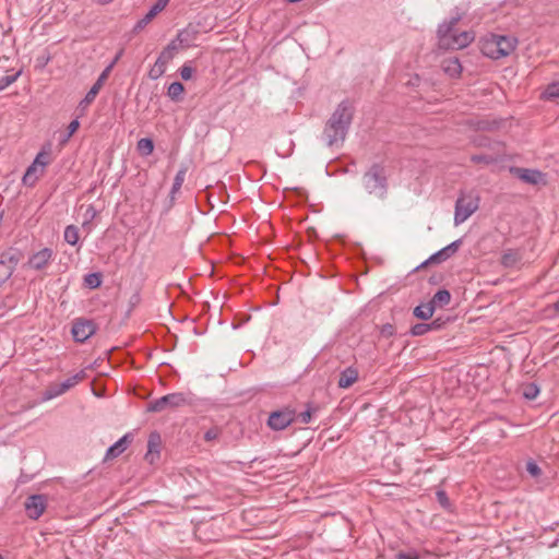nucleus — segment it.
<instances>
[{"instance_id":"48","label":"nucleus","mask_w":559,"mask_h":559,"mask_svg":"<svg viewBox=\"0 0 559 559\" xmlns=\"http://www.w3.org/2000/svg\"><path fill=\"white\" fill-rule=\"evenodd\" d=\"M382 333L385 335H392L393 334V326L388 324L383 326Z\"/></svg>"},{"instance_id":"47","label":"nucleus","mask_w":559,"mask_h":559,"mask_svg":"<svg viewBox=\"0 0 559 559\" xmlns=\"http://www.w3.org/2000/svg\"><path fill=\"white\" fill-rule=\"evenodd\" d=\"M396 559H419L417 554L399 552Z\"/></svg>"},{"instance_id":"2","label":"nucleus","mask_w":559,"mask_h":559,"mask_svg":"<svg viewBox=\"0 0 559 559\" xmlns=\"http://www.w3.org/2000/svg\"><path fill=\"white\" fill-rule=\"evenodd\" d=\"M463 15L464 14L456 9L455 15L438 26L437 37L440 47L447 49H463L474 41L475 34L472 31H464L457 35H452L454 27L463 19Z\"/></svg>"},{"instance_id":"46","label":"nucleus","mask_w":559,"mask_h":559,"mask_svg":"<svg viewBox=\"0 0 559 559\" xmlns=\"http://www.w3.org/2000/svg\"><path fill=\"white\" fill-rule=\"evenodd\" d=\"M176 40H178L181 45L189 46V41H190L189 31L188 29L180 31L177 35Z\"/></svg>"},{"instance_id":"7","label":"nucleus","mask_w":559,"mask_h":559,"mask_svg":"<svg viewBox=\"0 0 559 559\" xmlns=\"http://www.w3.org/2000/svg\"><path fill=\"white\" fill-rule=\"evenodd\" d=\"M296 412L293 408L284 407L272 412L269 415L267 426L275 431L284 430L295 421Z\"/></svg>"},{"instance_id":"35","label":"nucleus","mask_w":559,"mask_h":559,"mask_svg":"<svg viewBox=\"0 0 559 559\" xmlns=\"http://www.w3.org/2000/svg\"><path fill=\"white\" fill-rule=\"evenodd\" d=\"M221 435L222 428H219L218 426H213L204 432L203 439L206 442H213L216 441Z\"/></svg>"},{"instance_id":"1","label":"nucleus","mask_w":559,"mask_h":559,"mask_svg":"<svg viewBox=\"0 0 559 559\" xmlns=\"http://www.w3.org/2000/svg\"><path fill=\"white\" fill-rule=\"evenodd\" d=\"M354 118V108L348 99L342 100L323 129V139L328 146L343 144Z\"/></svg>"},{"instance_id":"16","label":"nucleus","mask_w":559,"mask_h":559,"mask_svg":"<svg viewBox=\"0 0 559 559\" xmlns=\"http://www.w3.org/2000/svg\"><path fill=\"white\" fill-rule=\"evenodd\" d=\"M169 0H157L150 9V11L136 22V24L133 26L132 32L134 34L140 33L143 31L147 24L152 22V20L160 13L168 4Z\"/></svg>"},{"instance_id":"26","label":"nucleus","mask_w":559,"mask_h":559,"mask_svg":"<svg viewBox=\"0 0 559 559\" xmlns=\"http://www.w3.org/2000/svg\"><path fill=\"white\" fill-rule=\"evenodd\" d=\"M521 260V255L516 250L508 249L503 252L500 263L504 267H513Z\"/></svg>"},{"instance_id":"11","label":"nucleus","mask_w":559,"mask_h":559,"mask_svg":"<svg viewBox=\"0 0 559 559\" xmlns=\"http://www.w3.org/2000/svg\"><path fill=\"white\" fill-rule=\"evenodd\" d=\"M72 335L75 342L84 343L96 332V324L92 320L78 319L72 325Z\"/></svg>"},{"instance_id":"20","label":"nucleus","mask_w":559,"mask_h":559,"mask_svg":"<svg viewBox=\"0 0 559 559\" xmlns=\"http://www.w3.org/2000/svg\"><path fill=\"white\" fill-rule=\"evenodd\" d=\"M358 380V370L355 367H347L340 373L337 385L341 389L352 386Z\"/></svg>"},{"instance_id":"53","label":"nucleus","mask_w":559,"mask_h":559,"mask_svg":"<svg viewBox=\"0 0 559 559\" xmlns=\"http://www.w3.org/2000/svg\"><path fill=\"white\" fill-rule=\"evenodd\" d=\"M0 559H3V556H2V555H0Z\"/></svg>"},{"instance_id":"17","label":"nucleus","mask_w":559,"mask_h":559,"mask_svg":"<svg viewBox=\"0 0 559 559\" xmlns=\"http://www.w3.org/2000/svg\"><path fill=\"white\" fill-rule=\"evenodd\" d=\"M53 257V251L50 248H44L38 252L33 253L27 262L31 269L40 271L45 269Z\"/></svg>"},{"instance_id":"5","label":"nucleus","mask_w":559,"mask_h":559,"mask_svg":"<svg viewBox=\"0 0 559 559\" xmlns=\"http://www.w3.org/2000/svg\"><path fill=\"white\" fill-rule=\"evenodd\" d=\"M192 397L190 394L182 392L169 393L159 399H156L147 404V412L160 413L167 408H178L185 405H190Z\"/></svg>"},{"instance_id":"50","label":"nucleus","mask_w":559,"mask_h":559,"mask_svg":"<svg viewBox=\"0 0 559 559\" xmlns=\"http://www.w3.org/2000/svg\"><path fill=\"white\" fill-rule=\"evenodd\" d=\"M487 142H488V140H487V139H480V140L477 142V144H478L479 146H487Z\"/></svg>"},{"instance_id":"39","label":"nucleus","mask_w":559,"mask_h":559,"mask_svg":"<svg viewBox=\"0 0 559 559\" xmlns=\"http://www.w3.org/2000/svg\"><path fill=\"white\" fill-rule=\"evenodd\" d=\"M317 411H318V407H312L310 404H308L307 409L305 412H301L298 415L299 421L301 424H309L312 418V413L317 412Z\"/></svg>"},{"instance_id":"12","label":"nucleus","mask_w":559,"mask_h":559,"mask_svg":"<svg viewBox=\"0 0 559 559\" xmlns=\"http://www.w3.org/2000/svg\"><path fill=\"white\" fill-rule=\"evenodd\" d=\"M504 155V145L501 142H496L490 153L474 154L471 156V160L475 164L492 165L502 160Z\"/></svg>"},{"instance_id":"25","label":"nucleus","mask_w":559,"mask_h":559,"mask_svg":"<svg viewBox=\"0 0 559 559\" xmlns=\"http://www.w3.org/2000/svg\"><path fill=\"white\" fill-rule=\"evenodd\" d=\"M435 312L433 305L430 302L419 305L414 308L413 314L420 320H429Z\"/></svg>"},{"instance_id":"31","label":"nucleus","mask_w":559,"mask_h":559,"mask_svg":"<svg viewBox=\"0 0 559 559\" xmlns=\"http://www.w3.org/2000/svg\"><path fill=\"white\" fill-rule=\"evenodd\" d=\"M183 91H185V87H183L182 83H180V82H173L168 86L167 95L173 100H179L181 95H182V93H183Z\"/></svg>"},{"instance_id":"34","label":"nucleus","mask_w":559,"mask_h":559,"mask_svg":"<svg viewBox=\"0 0 559 559\" xmlns=\"http://www.w3.org/2000/svg\"><path fill=\"white\" fill-rule=\"evenodd\" d=\"M84 282L90 288H97L102 285V275L99 273H90L85 275Z\"/></svg>"},{"instance_id":"4","label":"nucleus","mask_w":559,"mask_h":559,"mask_svg":"<svg viewBox=\"0 0 559 559\" xmlns=\"http://www.w3.org/2000/svg\"><path fill=\"white\" fill-rule=\"evenodd\" d=\"M518 39L513 36L490 34L480 41V50L490 59H500L514 51Z\"/></svg>"},{"instance_id":"51","label":"nucleus","mask_w":559,"mask_h":559,"mask_svg":"<svg viewBox=\"0 0 559 559\" xmlns=\"http://www.w3.org/2000/svg\"><path fill=\"white\" fill-rule=\"evenodd\" d=\"M552 307L555 311L559 312V298L554 302Z\"/></svg>"},{"instance_id":"43","label":"nucleus","mask_w":559,"mask_h":559,"mask_svg":"<svg viewBox=\"0 0 559 559\" xmlns=\"http://www.w3.org/2000/svg\"><path fill=\"white\" fill-rule=\"evenodd\" d=\"M436 496H437V500L438 502L443 507V508H447L449 507L450 504V501H449V498H448V495L444 490H438L436 492Z\"/></svg>"},{"instance_id":"40","label":"nucleus","mask_w":559,"mask_h":559,"mask_svg":"<svg viewBox=\"0 0 559 559\" xmlns=\"http://www.w3.org/2000/svg\"><path fill=\"white\" fill-rule=\"evenodd\" d=\"M526 471L534 478H538L542 475V468L533 460L527 461V463H526Z\"/></svg>"},{"instance_id":"42","label":"nucleus","mask_w":559,"mask_h":559,"mask_svg":"<svg viewBox=\"0 0 559 559\" xmlns=\"http://www.w3.org/2000/svg\"><path fill=\"white\" fill-rule=\"evenodd\" d=\"M193 72H194V69L188 64H183L180 68V76L185 81L190 80L192 78Z\"/></svg>"},{"instance_id":"52","label":"nucleus","mask_w":559,"mask_h":559,"mask_svg":"<svg viewBox=\"0 0 559 559\" xmlns=\"http://www.w3.org/2000/svg\"><path fill=\"white\" fill-rule=\"evenodd\" d=\"M121 55H122V50H120V51L117 53V56L115 57V59L112 60V62H111V63H114V64H115V63L119 60V58L121 57Z\"/></svg>"},{"instance_id":"8","label":"nucleus","mask_w":559,"mask_h":559,"mask_svg":"<svg viewBox=\"0 0 559 559\" xmlns=\"http://www.w3.org/2000/svg\"><path fill=\"white\" fill-rule=\"evenodd\" d=\"M85 370H80L75 374L71 376L70 378L66 379L61 383H55L51 384L46 391H45V399L51 400L59 395H62L73 386H75L79 382L84 380L86 378Z\"/></svg>"},{"instance_id":"19","label":"nucleus","mask_w":559,"mask_h":559,"mask_svg":"<svg viewBox=\"0 0 559 559\" xmlns=\"http://www.w3.org/2000/svg\"><path fill=\"white\" fill-rule=\"evenodd\" d=\"M132 442V436L130 433L124 435L117 442L110 445L106 452L105 460H114L122 454Z\"/></svg>"},{"instance_id":"27","label":"nucleus","mask_w":559,"mask_h":559,"mask_svg":"<svg viewBox=\"0 0 559 559\" xmlns=\"http://www.w3.org/2000/svg\"><path fill=\"white\" fill-rule=\"evenodd\" d=\"M187 171V166H181L180 169L177 171L170 190L171 198H174L175 194L181 189Z\"/></svg>"},{"instance_id":"49","label":"nucleus","mask_w":559,"mask_h":559,"mask_svg":"<svg viewBox=\"0 0 559 559\" xmlns=\"http://www.w3.org/2000/svg\"><path fill=\"white\" fill-rule=\"evenodd\" d=\"M94 2L98 3V4H108V3H111L114 0H93Z\"/></svg>"},{"instance_id":"21","label":"nucleus","mask_w":559,"mask_h":559,"mask_svg":"<svg viewBox=\"0 0 559 559\" xmlns=\"http://www.w3.org/2000/svg\"><path fill=\"white\" fill-rule=\"evenodd\" d=\"M40 176L41 175H39L38 166L35 165L34 163H32L27 167V169L22 178V182L26 187H34Z\"/></svg>"},{"instance_id":"41","label":"nucleus","mask_w":559,"mask_h":559,"mask_svg":"<svg viewBox=\"0 0 559 559\" xmlns=\"http://www.w3.org/2000/svg\"><path fill=\"white\" fill-rule=\"evenodd\" d=\"M97 215V211L93 205H88L85 212V221L83 222L82 226L85 227L90 224L92 219H94Z\"/></svg>"},{"instance_id":"22","label":"nucleus","mask_w":559,"mask_h":559,"mask_svg":"<svg viewBox=\"0 0 559 559\" xmlns=\"http://www.w3.org/2000/svg\"><path fill=\"white\" fill-rule=\"evenodd\" d=\"M0 259L3 260L9 267H12L15 271L22 259V252L17 249L10 248L1 254Z\"/></svg>"},{"instance_id":"10","label":"nucleus","mask_w":559,"mask_h":559,"mask_svg":"<svg viewBox=\"0 0 559 559\" xmlns=\"http://www.w3.org/2000/svg\"><path fill=\"white\" fill-rule=\"evenodd\" d=\"M26 514L32 520L39 519L47 508V498L45 495H32L24 502Z\"/></svg>"},{"instance_id":"18","label":"nucleus","mask_w":559,"mask_h":559,"mask_svg":"<svg viewBox=\"0 0 559 559\" xmlns=\"http://www.w3.org/2000/svg\"><path fill=\"white\" fill-rule=\"evenodd\" d=\"M160 444L162 439L158 432L154 431L150 433L147 440V452L145 454V459L153 464L157 459H159L160 453Z\"/></svg>"},{"instance_id":"45","label":"nucleus","mask_w":559,"mask_h":559,"mask_svg":"<svg viewBox=\"0 0 559 559\" xmlns=\"http://www.w3.org/2000/svg\"><path fill=\"white\" fill-rule=\"evenodd\" d=\"M428 325H430L429 331H439L443 329V326L445 325V321L442 320L441 318H437L430 323H428Z\"/></svg>"},{"instance_id":"33","label":"nucleus","mask_w":559,"mask_h":559,"mask_svg":"<svg viewBox=\"0 0 559 559\" xmlns=\"http://www.w3.org/2000/svg\"><path fill=\"white\" fill-rule=\"evenodd\" d=\"M20 75H21V70L16 71V72H14L12 74H7V75L0 76V91H3L9 85L14 83Z\"/></svg>"},{"instance_id":"37","label":"nucleus","mask_w":559,"mask_h":559,"mask_svg":"<svg viewBox=\"0 0 559 559\" xmlns=\"http://www.w3.org/2000/svg\"><path fill=\"white\" fill-rule=\"evenodd\" d=\"M14 270L0 259V281L7 282L13 274Z\"/></svg>"},{"instance_id":"14","label":"nucleus","mask_w":559,"mask_h":559,"mask_svg":"<svg viewBox=\"0 0 559 559\" xmlns=\"http://www.w3.org/2000/svg\"><path fill=\"white\" fill-rule=\"evenodd\" d=\"M112 68H114V63H110L109 66H107L104 69V71L99 74V76L96 80V82L93 84V86L86 93L85 97L80 102V104H79L80 108L84 109V108H86L87 106H90L94 102V99L96 98L97 94L102 90L104 83L108 79L109 73L112 70Z\"/></svg>"},{"instance_id":"38","label":"nucleus","mask_w":559,"mask_h":559,"mask_svg":"<svg viewBox=\"0 0 559 559\" xmlns=\"http://www.w3.org/2000/svg\"><path fill=\"white\" fill-rule=\"evenodd\" d=\"M429 326L428 323H417L415 325L412 326L411 329V334L413 336H421V335H425L427 334L429 331Z\"/></svg>"},{"instance_id":"44","label":"nucleus","mask_w":559,"mask_h":559,"mask_svg":"<svg viewBox=\"0 0 559 559\" xmlns=\"http://www.w3.org/2000/svg\"><path fill=\"white\" fill-rule=\"evenodd\" d=\"M80 122L78 119L72 120L68 126V133L66 135L64 141L69 140L73 133L79 129Z\"/></svg>"},{"instance_id":"6","label":"nucleus","mask_w":559,"mask_h":559,"mask_svg":"<svg viewBox=\"0 0 559 559\" xmlns=\"http://www.w3.org/2000/svg\"><path fill=\"white\" fill-rule=\"evenodd\" d=\"M479 199L473 194H461L455 202L454 225L464 223L478 210Z\"/></svg>"},{"instance_id":"32","label":"nucleus","mask_w":559,"mask_h":559,"mask_svg":"<svg viewBox=\"0 0 559 559\" xmlns=\"http://www.w3.org/2000/svg\"><path fill=\"white\" fill-rule=\"evenodd\" d=\"M33 163L38 166L39 175H44L45 167L49 164V153L39 152Z\"/></svg>"},{"instance_id":"24","label":"nucleus","mask_w":559,"mask_h":559,"mask_svg":"<svg viewBox=\"0 0 559 559\" xmlns=\"http://www.w3.org/2000/svg\"><path fill=\"white\" fill-rule=\"evenodd\" d=\"M451 301V294L448 289H439L435 295L433 297L431 298V300L429 301L431 305H433V309H436V307H444V306H448Z\"/></svg>"},{"instance_id":"36","label":"nucleus","mask_w":559,"mask_h":559,"mask_svg":"<svg viewBox=\"0 0 559 559\" xmlns=\"http://www.w3.org/2000/svg\"><path fill=\"white\" fill-rule=\"evenodd\" d=\"M544 97L547 99L559 98V82L549 84L544 92Z\"/></svg>"},{"instance_id":"13","label":"nucleus","mask_w":559,"mask_h":559,"mask_svg":"<svg viewBox=\"0 0 559 559\" xmlns=\"http://www.w3.org/2000/svg\"><path fill=\"white\" fill-rule=\"evenodd\" d=\"M462 243H463L462 239L454 240L447 247L442 248L441 250H439L436 253H433L432 255H430L429 259L424 261L417 269L425 267L428 264L441 263V262L448 260L449 258H451L459 251Z\"/></svg>"},{"instance_id":"29","label":"nucleus","mask_w":559,"mask_h":559,"mask_svg":"<svg viewBox=\"0 0 559 559\" xmlns=\"http://www.w3.org/2000/svg\"><path fill=\"white\" fill-rule=\"evenodd\" d=\"M136 150L142 156H148L154 151V142L150 138L140 139L136 143Z\"/></svg>"},{"instance_id":"23","label":"nucleus","mask_w":559,"mask_h":559,"mask_svg":"<svg viewBox=\"0 0 559 559\" xmlns=\"http://www.w3.org/2000/svg\"><path fill=\"white\" fill-rule=\"evenodd\" d=\"M443 71L452 78L462 73V66L457 58H448L443 61Z\"/></svg>"},{"instance_id":"3","label":"nucleus","mask_w":559,"mask_h":559,"mask_svg":"<svg viewBox=\"0 0 559 559\" xmlns=\"http://www.w3.org/2000/svg\"><path fill=\"white\" fill-rule=\"evenodd\" d=\"M361 186L368 195L384 200L388 195L389 180L385 166L373 163L361 177Z\"/></svg>"},{"instance_id":"28","label":"nucleus","mask_w":559,"mask_h":559,"mask_svg":"<svg viewBox=\"0 0 559 559\" xmlns=\"http://www.w3.org/2000/svg\"><path fill=\"white\" fill-rule=\"evenodd\" d=\"M64 241L71 246H75L79 242V228L75 225H68L63 233Z\"/></svg>"},{"instance_id":"30","label":"nucleus","mask_w":559,"mask_h":559,"mask_svg":"<svg viewBox=\"0 0 559 559\" xmlns=\"http://www.w3.org/2000/svg\"><path fill=\"white\" fill-rule=\"evenodd\" d=\"M522 394L526 400H535L539 394V386L535 382L523 384Z\"/></svg>"},{"instance_id":"9","label":"nucleus","mask_w":559,"mask_h":559,"mask_svg":"<svg viewBox=\"0 0 559 559\" xmlns=\"http://www.w3.org/2000/svg\"><path fill=\"white\" fill-rule=\"evenodd\" d=\"M175 50H177V45L176 40H173L170 44L167 45V47L163 49V51L157 57L154 66L150 70L148 75L151 79L156 80L165 73L167 63L170 60H173L175 56Z\"/></svg>"},{"instance_id":"15","label":"nucleus","mask_w":559,"mask_h":559,"mask_svg":"<svg viewBox=\"0 0 559 559\" xmlns=\"http://www.w3.org/2000/svg\"><path fill=\"white\" fill-rule=\"evenodd\" d=\"M511 174H513L516 178L522 180L525 183L537 186L539 183L545 185V174L537 169L522 168V167H511Z\"/></svg>"}]
</instances>
